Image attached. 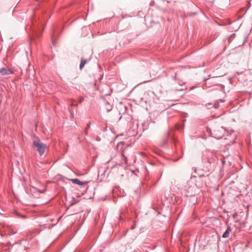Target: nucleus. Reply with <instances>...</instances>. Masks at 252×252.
Listing matches in <instances>:
<instances>
[{"instance_id":"4","label":"nucleus","mask_w":252,"mask_h":252,"mask_svg":"<svg viewBox=\"0 0 252 252\" xmlns=\"http://www.w3.org/2000/svg\"><path fill=\"white\" fill-rule=\"evenodd\" d=\"M177 83H178L179 86H175V90L176 91H183L187 89L185 83L182 80H176Z\"/></svg>"},{"instance_id":"16","label":"nucleus","mask_w":252,"mask_h":252,"mask_svg":"<svg viewBox=\"0 0 252 252\" xmlns=\"http://www.w3.org/2000/svg\"><path fill=\"white\" fill-rule=\"evenodd\" d=\"M194 88V87H191V89H193Z\"/></svg>"},{"instance_id":"13","label":"nucleus","mask_w":252,"mask_h":252,"mask_svg":"<svg viewBox=\"0 0 252 252\" xmlns=\"http://www.w3.org/2000/svg\"><path fill=\"white\" fill-rule=\"evenodd\" d=\"M83 100H84V98L83 97H80L79 98V102L81 103Z\"/></svg>"},{"instance_id":"14","label":"nucleus","mask_w":252,"mask_h":252,"mask_svg":"<svg viewBox=\"0 0 252 252\" xmlns=\"http://www.w3.org/2000/svg\"><path fill=\"white\" fill-rule=\"evenodd\" d=\"M169 132H168V133H167V136L168 137V136H169Z\"/></svg>"},{"instance_id":"6","label":"nucleus","mask_w":252,"mask_h":252,"mask_svg":"<svg viewBox=\"0 0 252 252\" xmlns=\"http://www.w3.org/2000/svg\"><path fill=\"white\" fill-rule=\"evenodd\" d=\"M121 156L122 158H123V161H122V162L121 163H118V164L119 165H120L121 164H123V163L127 164V158L126 157H125L124 155V151H122V152L121 154Z\"/></svg>"},{"instance_id":"7","label":"nucleus","mask_w":252,"mask_h":252,"mask_svg":"<svg viewBox=\"0 0 252 252\" xmlns=\"http://www.w3.org/2000/svg\"><path fill=\"white\" fill-rule=\"evenodd\" d=\"M231 231V229L230 227H228L225 231L222 234V237L223 238H228L229 236V233Z\"/></svg>"},{"instance_id":"11","label":"nucleus","mask_w":252,"mask_h":252,"mask_svg":"<svg viewBox=\"0 0 252 252\" xmlns=\"http://www.w3.org/2000/svg\"><path fill=\"white\" fill-rule=\"evenodd\" d=\"M167 142H168V140L167 139L164 140L163 141V143L162 144V146H164V145H165L167 143Z\"/></svg>"},{"instance_id":"10","label":"nucleus","mask_w":252,"mask_h":252,"mask_svg":"<svg viewBox=\"0 0 252 252\" xmlns=\"http://www.w3.org/2000/svg\"><path fill=\"white\" fill-rule=\"evenodd\" d=\"M124 144V142H119L118 143V144H117V147L118 149H119L120 148V150L122 149L123 145Z\"/></svg>"},{"instance_id":"3","label":"nucleus","mask_w":252,"mask_h":252,"mask_svg":"<svg viewBox=\"0 0 252 252\" xmlns=\"http://www.w3.org/2000/svg\"><path fill=\"white\" fill-rule=\"evenodd\" d=\"M15 70L7 66L0 68V75L4 76L13 74Z\"/></svg>"},{"instance_id":"8","label":"nucleus","mask_w":252,"mask_h":252,"mask_svg":"<svg viewBox=\"0 0 252 252\" xmlns=\"http://www.w3.org/2000/svg\"><path fill=\"white\" fill-rule=\"evenodd\" d=\"M87 62V60L82 59L81 63L79 65V67H80V69H81L84 66V65Z\"/></svg>"},{"instance_id":"15","label":"nucleus","mask_w":252,"mask_h":252,"mask_svg":"<svg viewBox=\"0 0 252 252\" xmlns=\"http://www.w3.org/2000/svg\"><path fill=\"white\" fill-rule=\"evenodd\" d=\"M21 217H22V218H25V216H23V215H22V216H21Z\"/></svg>"},{"instance_id":"12","label":"nucleus","mask_w":252,"mask_h":252,"mask_svg":"<svg viewBox=\"0 0 252 252\" xmlns=\"http://www.w3.org/2000/svg\"><path fill=\"white\" fill-rule=\"evenodd\" d=\"M214 134L215 135V136H217V134H216L215 133ZM222 135H220V136H218V137H216L218 139H220V138H221L222 137Z\"/></svg>"},{"instance_id":"5","label":"nucleus","mask_w":252,"mask_h":252,"mask_svg":"<svg viewBox=\"0 0 252 252\" xmlns=\"http://www.w3.org/2000/svg\"><path fill=\"white\" fill-rule=\"evenodd\" d=\"M70 180L74 184L78 185H87L88 183V181L86 182H81L79 179L77 178L75 179H71Z\"/></svg>"},{"instance_id":"9","label":"nucleus","mask_w":252,"mask_h":252,"mask_svg":"<svg viewBox=\"0 0 252 252\" xmlns=\"http://www.w3.org/2000/svg\"><path fill=\"white\" fill-rule=\"evenodd\" d=\"M90 126H91V123H89L87 124V127H86L84 131V133L85 134V135H87L88 134V130L90 128Z\"/></svg>"},{"instance_id":"2","label":"nucleus","mask_w":252,"mask_h":252,"mask_svg":"<svg viewBox=\"0 0 252 252\" xmlns=\"http://www.w3.org/2000/svg\"><path fill=\"white\" fill-rule=\"evenodd\" d=\"M33 145L37 148V150L40 156H42L47 148L46 145L41 143L39 141V140L34 141H33Z\"/></svg>"},{"instance_id":"1","label":"nucleus","mask_w":252,"mask_h":252,"mask_svg":"<svg viewBox=\"0 0 252 252\" xmlns=\"http://www.w3.org/2000/svg\"><path fill=\"white\" fill-rule=\"evenodd\" d=\"M196 187L191 182H188L184 186H180L178 189L186 196H192L195 194Z\"/></svg>"}]
</instances>
